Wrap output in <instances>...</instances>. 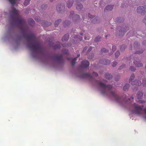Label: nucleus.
Listing matches in <instances>:
<instances>
[{
	"instance_id": "nucleus-61",
	"label": "nucleus",
	"mask_w": 146,
	"mask_h": 146,
	"mask_svg": "<svg viewBox=\"0 0 146 146\" xmlns=\"http://www.w3.org/2000/svg\"><path fill=\"white\" fill-rule=\"evenodd\" d=\"M145 42H146V41H143V44H145Z\"/></svg>"
},
{
	"instance_id": "nucleus-35",
	"label": "nucleus",
	"mask_w": 146,
	"mask_h": 146,
	"mask_svg": "<svg viewBox=\"0 0 146 146\" xmlns=\"http://www.w3.org/2000/svg\"><path fill=\"white\" fill-rule=\"evenodd\" d=\"M108 50L104 48H103L101 49V52H107Z\"/></svg>"
},
{
	"instance_id": "nucleus-55",
	"label": "nucleus",
	"mask_w": 146,
	"mask_h": 146,
	"mask_svg": "<svg viewBox=\"0 0 146 146\" xmlns=\"http://www.w3.org/2000/svg\"><path fill=\"white\" fill-rule=\"evenodd\" d=\"M92 49V47H90L88 49V51L90 52Z\"/></svg>"
},
{
	"instance_id": "nucleus-48",
	"label": "nucleus",
	"mask_w": 146,
	"mask_h": 146,
	"mask_svg": "<svg viewBox=\"0 0 146 146\" xmlns=\"http://www.w3.org/2000/svg\"><path fill=\"white\" fill-rule=\"evenodd\" d=\"M125 65H122V66H121L119 67V69L120 70L122 68L125 67Z\"/></svg>"
},
{
	"instance_id": "nucleus-51",
	"label": "nucleus",
	"mask_w": 146,
	"mask_h": 146,
	"mask_svg": "<svg viewBox=\"0 0 146 146\" xmlns=\"http://www.w3.org/2000/svg\"><path fill=\"white\" fill-rule=\"evenodd\" d=\"M35 21H36L38 22H39V20H40L39 19L38 17H36L35 18Z\"/></svg>"
},
{
	"instance_id": "nucleus-45",
	"label": "nucleus",
	"mask_w": 146,
	"mask_h": 146,
	"mask_svg": "<svg viewBox=\"0 0 146 146\" xmlns=\"http://www.w3.org/2000/svg\"><path fill=\"white\" fill-rule=\"evenodd\" d=\"M116 49V46H113L112 47V50L113 51H115Z\"/></svg>"
},
{
	"instance_id": "nucleus-16",
	"label": "nucleus",
	"mask_w": 146,
	"mask_h": 146,
	"mask_svg": "<svg viewBox=\"0 0 146 146\" xmlns=\"http://www.w3.org/2000/svg\"><path fill=\"white\" fill-rule=\"evenodd\" d=\"M76 7V9L78 11H80L83 8V5L81 4L77 3Z\"/></svg>"
},
{
	"instance_id": "nucleus-52",
	"label": "nucleus",
	"mask_w": 146,
	"mask_h": 146,
	"mask_svg": "<svg viewBox=\"0 0 146 146\" xmlns=\"http://www.w3.org/2000/svg\"><path fill=\"white\" fill-rule=\"evenodd\" d=\"M143 21L145 24V25H146V16L143 20Z\"/></svg>"
},
{
	"instance_id": "nucleus-59",
	"label": "nucleus",
	"mask_w": 146,
	"mask_h": 146,
	"mask_svg": "<svg viewBox=\"0 0 146 146\" xmlns=\"http://www.w3.org/2000/svg\"><path fill=\"white\" fill-rule=\"evenodd\" d=\"M84 39L86 40H88L89 39V38H88L86 36L84 37Z\"/></svg>"
},
{
	"instance_id": "nucleus-26",
	"label": "nucleus",
	"mask_w": 146,
	"mask_h": 146,
	"mask_svg": "<svg viewBox=\"0 0 146 146\" xmlns=\"http://www.w3.org/2000/svg\"><path fill=\"white\" fill-rule=\"evenodd\" d=\"M76 20H78L80 18V16L79 15H74L73 18V20L75 21H76L75 20H76Z\"/></svg>"
},
{
	"instance_id": "nucleus-22",
	"label": "nucleus",
	"mask_w": 146,
	"mask_h": 146,
	"mask_svg": "<svg viewBox=\"0 0 146 146\" xmlns=\"http://www.w3.org/2000/svg\"><path fill=\"white\" fill-rule=\"evenodd\" d=\"M73 4V2L72 1H68L67 3V6L68 8H70L72 7Z\"/></svg>"
},
{
	"instance_id": "nucleus-28",
	"label": "nucleus",
	"mask_w": 146,
	"mask_h": 146,
	"mask_svg": "<svg viewBox=\"0 0 146 146\" xmlns=\"http://www.w3.org/2000/svg\"><path fill=\"white\" fill-rule=\"evenodd\" d=\"M134 77L135 76L134 74H131L129 80V82L130 83L132 82V81L134 78Z\"/></svg>"
},
{
	"instance_id": "nucleus-9",
	"label": "nucleus",
	"mask_w": 146,
	"mask_h": 146,
	"mask_svg": "<svg viewBox=\"0 0 146 146\" xmlns=\"http://www.w3.org/2000/svg\"><path fill=\"white\" fill-rule=\"evenodd\" d=\"M90 64L89 62L87 60L83 61L82 62V66L84 68H87Z\"/></svg>"
},
{
	"instance_id": "nucleus-44",
	"label": "nucleus",
	"mask_w": 146,
	"mask_h": 146,
	"mask_svg": "<svg viewBox=\"0 0 146 146\" xmlns=\"http://www.w3.org/2000/svg\"><path fill=\"white\" fill-rule=\"evenodd\" d=\"M117 62H114L113 63L112 66L113 67H114L117 65Z\"/></svg>"
},
{
	"instance_id": "nucleus-27",
	"label": "nucleus",
	"mask_w": 146,
	"mask_h": 146,
	"mask_svg": "<svg viewBox=\"0 0 146 146\" xmlns=\"http://www.w3.org/2000/svg\"><path fill=\"white\" fill-rule=\"evenodd\" d=\"M61 19H59L56 21L54 23V25L55 27H57L59 23L61 21Z\"/></svg>"
},
{
	"instance_id": "nucleus-5",
	"label": "nucleus",
	"mask_w": 146,
	"mask_h": 146,
	"mask_svg": "<svg viewBox=\"0 0 146 146\" xmlns=\"http://www.w3.org/2000/svg\"><path fill=\"white\" fill-rule=\"evenodd\" d=\"M55 60L59 64H62L63 63L64 60L62 58V55H56L54 56Z\"/></svg>"
},
{
	"instance_id": "nucleus-18",
	"label": "nucleus",
	"mask_w": 146,
	"mask_h": 146,
	"mask_svg": "<svg viewBox=\"0 0 146 146\" xmlns=\"http://www.w3.org/2000/svg\"><path fill=\"white\" fill-rule=\"evenodd\" d=\"M125 28H126V29L125 28V29H122V27H121V29H120V30L119 31L120 32H121V33H125V32H126L129 29V27L127 26H125ZM119 29L120 28V27H119Z\"/></svg>"
},
{
	"instance_id": "nucleus-3",
	"label": "nucleus",
	"mask_w": 146,
	"mask_h": 146,
	"mask_svg": "<svg viewBox=\"0 0 146 146\" xmlns=\"http://www.w3.org/2000/svg\"><path fill=\"white\" fill-rule=\"evenodd\" d=\"M132 106L134 108V110L131 111L132 113L138 115L142 113L143 111V106H142L141 107L139 106L137 104L134 103L133 105Z\"/></svg>"
},
{
	"instance_id": "nucleus-19",
	"label": "nucleus",
	"mask_w": 146,
	"mask_h": 146,
	"mask_svg": "<svg viewBox=\"0 0 146 146\" xmlns=\"http://www.w3.org/2000/svg\"><path fill=\"white\" fill-rule=\"evenodd\" d=\"M29 24L31 26H33L35 25V22L34 20L32 19H29L28 20Z\"/></svg>"
},
{
	"instance_id": "nucleus-10",
	"label": "nucleus",
	"mask_w": 146,
	"mask_h": 146,
	"mask_svg": "<svg viewBox=\"0 0 146 146\" xmlns=\"http://www.w3.org/2000/svg\"><path fill=\"white\" fill-rule=\"evenodd\" d=\"M99 62L102 64L107 65L109 64L110 63V61L108 59H104L103 60H100Z\"/></svg>"
},
{
	"instance_id": "nucleus-21",
	"label": "nucleus",
	"mask_w": 146,
	"mask_h": 146,
	"mask_svg": "<svg viewBox=\"0 0 146 146\" xmlns=\"http://www.w3.org/2000/svg\"><path fill=\"white\" fill-rule=\"evenodd\" d=\"M143 94V93L142 92H139L137 95V98L138 99L141 98L142 97Z\"/></svg>"
},
{
	"instance_id": "nucleus-14",
	"label": "nucleus",
	"mask_w": 146,
	"mask_h": 146,
	"mask_svg": "<svg viewBox=\"0 0 146 146\" xmlns=\"http://www.w3.org/2000/svg\"><path fill=\"white\" fill-rule=\"evenodd\" d=\"M113 7V5H109L106 6L104 10L105 11L112 10Z\"/></svg>"
},
{
	"instance_id": "nucleus-24",
	"label": "nucleus",
	"mask_w": 146,
	"mask_h": 146,
	"mask_svg": "<svg viewBox=\"0 0 146 146\" xmlns=\"http://www.w3.org/2000/svg\"><path fill=\"white\" fill-rule=\"evenodd\" d=\"M73 37H74L77 40L80 41H81L83 38L82 37H79V36L77 35H76L75 37L73 36Z\"/></svg>"
},
{
	"instance_id": "nucleus-39",
	"label": "nucleus",
	"mask_w": 146,
	"mask_h": 146,
	"mask_svg": "<svg viewBox=\"0 0 146 146\" xmlns=\"http://www.w3.org/2000/svg\"><path fill=\"white\" fill-rule=\"evenodd\" d=\"M142 84L144 86H146V79L143 80Z\"/></svg>"
},
{
	"instance_id": "nucleus-11",
	"label": "nucleus",
	"mask_w": 146,
	"mask_h": 146,
	"mask_svg": "<svg viewBox=\"0 0 146 146\" xmlns=\"http://www.w3.org/2000/svg\"><path fill=\"white\" fill-rule=\"evenodd\" d=\"M145 7H139L137 9V12L138 13H142L144 12Z\"/></svg>"
},
{
	"instance_id": "nucleus-43",
	"label": "nucleus",
	"mask_w": 146,
	"mask_h": 146,
	"mask_svg": "<svg viewBox=\"0 0 146 146\" xmlns=\"http://www.w3.org/2000/svg\"><path fill=\"white\" fill-rule=\"evenodd\" d=\"M143 50H141L140 51H137L135 52V53L136 54H141L143 52Z\"/></svg>"
},
{
	"instance_id": "nucleus-53",
	"label": "nucleus",
	"mask_w": 146,
	"mask_h": 146,
	"mask_svg": "<svg viewBox=\"0 0 146 146\" xmlns=\"http://www.w3.org/2000/svg\"><path fill=\"white\" fill-rule=\"evenodd\" d=\"M143 110L144 111V113L146 115V109L144 108L143 109ZM145 118L146 119V116L145 117Z\"/></svg>"
},
{
	"instance_id": "nucleus-50",
	"label": "nucleus",
	"mask_w": 146,
	"mask_h": 146,
	"mask_svg": "<svg viewBox=\"0 0 146 146\" xmlns=\"http://www.w3.org/2000/svg\"><path fill=\"white\" fill-rule=\"evenodd\" d=\"M139 103L140 104L145 103L146 102L145 101H143L141 100H139Z\"/></svg>"
},
{
	"instance_id": "nucleus-13",
	"label": "nucleus",
	"mask_w": 146,
	"mask_h": 146,
	"mask_svg": "<svg viewBox=\"0 0 146 146\" xmlns=\"http://www.w3.org/2000/svg\"><path fill=\"white\" fill-rule=\"evenodd\" d=\"M65 6H62L61 5H57L56 6V9L57 11H60L65 8Z\"/></svg>"
},
{
	"instance_id": "nucleus-63",
	"label": "nucleus",
	"mask_w": 146,
	"mask_h": 146,
	"mask_svg": "<svg viewBox=\"0 0 146 146\" xmlns=\"http://www.w3.org/2000/svg\"><path fill=\"white\" fill-rule=\"evenodd\" d=\"M80 35H83V33H80Z\"/></svg>"
},
{
	"instance_id": "nucleus-1",
	"label": "nucleus",
	"mask_w": 146,
	"mask_h": 146,
	"mask_svg": "<svg viewBox=\"0 0 146 146\" xmlns=\"http://www.w3.org/2000/svg\"><path fill=\"white\" fill-rule=\"evenodd\" d=\"M25 37L28 39V41L29 42L30 40L34 41V42L31 44H28L27 46L30 48L34 52H40L42 50L40 44L39 42H35V36L32 34H30L25 36Z\"/></svg>"
},
{
	"instance_id": "nucleus-58",
	"label": "nucleus",
	"mask_w": 146,
	"mask_h": 146,
	"mask_svg": "<svg viewBox=\"0 0 146 146\" xmlns=\"http://www.w3.org/2000/svg\"><path fill=\"white\" fill-rule=\"evenodd\" d=\"M132 56H130V57L127 58V60H130V59L131 58V57H132Z\"/></svg>"
},
{
	"instance_id": "nucleus-25",
	"label": "nucleus",
	"mask_w": 146,
	"mask_h": 146,
	"mask_svg": "<svg viewBox=\"0 0 146 146\" xmlns=\"http://www.w3.org/2000/svg\"><path fill=\"white\" fill-rule=\"evenodd\" d=\"M129 84H126L123 87V90L124 91H125L129 89Z\"/></svg>"
},
{
	"instance_id": "nucleus-36",
	"label": "nucleus",
	"mask_w": 146,
	"mask_h": 146,
	"mask_svg": "<svg viewBox=\"0 0 146 146\" xmlns=\"http://www.w3.org/2000/svg\"><path fill=\"white\" fill-rule=\"evenodd\" d=\"M120 54V52L119 51H117L115 53V56L116 58L118 57Z\"/></svg>"
},
{
	"instance_id": "nucleus-56",
	"label": "nucleus",
	"mask_w": 146,
	"mask_h": 146,
	"mask_svg": "<svg viewBox=\"0 0 146 146\" xmlns=\"http://www.w3.org/2000/svg\"><path fill=\"white\" fill-rule=\"evenodd\" d=\"M70 13V16L71 17L72 16L71 14H74V12L73 11H72Z\"/></svg>"
},
{
	"instance_id": "nucleus-32",
	"label": "nucleus",
	"mask_w": 146,
	"mask_h": 146,
	"mask_svg": "<svg viewBox=\"0 0 146 146\" xmlns=\"http://www.w3.org/2000/svg\"><path fill=\"white\" fill-rule=\"evenodd\" d=\"M47 7V5L46 4L42 5L41 7V9L42 10L45 9Z\"/></svg>"
},
{
	"instance_id": "nucleus-64",
	"label": "nucleus",
	"mask_w": 146,
	"mask_h": 146,
	"mask_svg": "<svg viewBox=\"0 0 146 146\" xmlns=\"http://www.w3.org/2000/svg\"><path fill=\"white\" fill-rule=\"evenodd\" d=\"M71 58H67V59H68V60H71Z\"/></svg>"
},
{
	"instance_id": "nucleus-4",
	"label": "nucleus",
	"mask_w": 146,
	"mask_h": 146,
	"mask_svg": "<svg viewBox=\"0 0 146 146\" xmlns=\"http://www.w3.org/2000/svg\"><path fill=\"white\" fill-rule=\"evenodd\" d=\"M99 86L100 87L104 89L105 90L102 91V93L103 94H106V92L105 90L107 89L108 90H110L112 88L113 86L111 85H106L104 84L103 83L101 82H98Z\"/></svg>"
},
{
	"instance_id": "nucleus-57",
	"label": "nucleus",
	"mask_w": 146,
	"mask_h": 146,
	"mask_svg": "<svg viewBox=\"0 0 146 146\" xmlns=\"http://www.w3.org/2000/svg\"><path fill=\"white\" fill-rule=\"evenodd\" d=\"M69 44H67L66 45H64V44L63 45V46L64 47H66L67 46H69Z\"/></svg>"
},
{
	"instance_id": "nucleus-29",
	"label": "nucleus",
	"mask_w": 146,
	"mask_h": 146,
	"mask_svg": "<svg viewBox=\"0 0 146 146\" xmlns=\"http://www.w3.org/2000/svg\"><path fill=\"white\" fill-rule=\"evenodd\" d=\"M31 0H25L24 3V5L25 6L28 5L30 3Z\"/></svg>"
},
{
	"instance_id": "nucleus-47",
	"label": "nucleus",
	"mask_w": 146,
	"mask_h": 146,
	"mask_svg": "<svg viewBox=\"0 0 146 146\" xmlns=\"http://www.w3.org/2000/svg\"><path fill=\"white\" fill-rule=\"evenodd\" d=\"M119 76H115V80L116 81H118L119 78Z\"/></svg>"
},
{
	"instance_id": "nucleus-17",
	"label": "nucleus",
	"mask_w": 146,
	"mask_h": 146,
	"mask_svg": "<svg viewBox=\"0 0 146 146\" xmlns=\"http://www.w3.org/2000/svg\"><path fill=\"white\" fill-rule=\"evenodd\" d=\"M61 44L59 42H57L54 46V48L55 49H59L61 47Z\"/></svg>"
},
{
	"instance_id": "nucleus-8",
	"label": "nucleus",
	"mask_w": 146,
	"mask_h": 146,
	"mask_svg": "<svg viewBox=\"0 0 146 146\" xmlns=\"http://www.w3.org/2000/svg\"><path fill=\"white\" fill-rule=\"evenodd\" d=\"M133 63L137 67H142L143 65L142 63H140L139 59L137 57H133Z\"/></svg>"
},
{
	"instance_id": "nucleus-37",
	"label": "nucleus",
	"mask_w": 146,
	"mask_h": 146,
	"mask_svg": "<svg viewBox=\"0 0 146 146\" xmlns=\"http://www.w3.org/2000/svg\"><path fill=\"white\" fill-rule=\"evenodd\" d=\"M62 52L63 53L66 54H68V50L67 49H64L62 50Z\"/></svg>"
},
{
	"instance_id": "nucleus-54",
	"label": "nucleus",
	"mask_w": 146,
	"mask_h": 146,
	"mask_svg": "<svg viewBox=\"0 0 146 146\" xmlns=\"http://www.w3.org/2000/svg\"><path fill=\"white\" fill-rule=\"evenodd\" d=\"M87 48H88L87 47H85L84 48V49L82 51V52H84L85 50H86L87 49Z\"/></svg>"
},
{
	"instance_id": "nucleus-15",
	"label": "nucleus",
	"mask_w": 146,
	"mask_h": 146,
	"mask_svg": "<svg viewBox=\"0 0 146 146\" xmlns=\"http://www.w3.org/2000/svg\"><path fill=\"white\" fill-rule=\"evenodd\" d=\"M69 36L68 34H66L64 35L62 38V41H66L68 39Z\"/></svg>"
},
{
	"instance_id": "nucleus-2",
	"label": "nucleus",
	"mask_w": 146,
	"mask_h": 146,
	"mask_svg": "<svg viewBox=\"0 0 146 146\" xmlns=\"http://www.w3.org/2000/svg\"><path fill=\"white\" fill-rule=\"evenodd\" d=\"M13 18L16 20L19 23V26L21 29H22L23 26L25 24V20L20 18L19 15V11L15 7L12 8Z\"/></svg>"
},
{
	"instance_id": "nucleus-12",
	"label": "nucleus",
	"mask_w": 146,
	"mask_h": 146,
	"mask_svg": "<svg viewBox=\"0 0 146 146\" xmlns=\"http://www.w3.org/2000/svg\"><path fill=\"white\" fill-rule=\"evenodd\" d=\"M131 84L132 85H136V86H139L141 85V82L140 81L135 80L131 82Z\"/></svg>"
},
{
	"instance_id": "nucleus-6",
	"label": "nucleus",
	"mask_w": 146,
	"mask_h": 146,
	"mask_svg": "<svg viewBox=\"0 0 146 146\" xmlns=\"http://www.w3.org/2000/svg\"><path fill=\"white\" fill-rule=\"evenodd\" d=\"M109 96L114 98L115 99V101L117 102H119L121 100V98L118 96L114 92H111Z\"/></svg>"
},
{
	"instance_id": "nucleus-40",
	"label": "nucleus",
	"mask_w": 146,
	"mask_h": 146,
	"mask_svg": "<svg viewBox=\"0 0 146 146\" xmlns=\"http://www.w3.org/2000/svg\"><path fill=\"white\" fill-rule=\"evenodd\" d=\"M94 54H91V55H89L88 56V59H90L92 58L94 56Z\"/></svg>"
},
{
	"instance_id": "nucleus-46",
	"label": "nucleus",
	"mask_w": 146,
	"mask_h": 146,
	"mask_svg": "<svg viewBox=\"0 0 146 146\" xmlns=\"http://www.w3.org/2000/svg\"><path fill=\"white\" fill-rule=\"evenodd\" d=\"M88 17L90 19H92L94 17V16L92 15H90V14H88Z\"/></svg>"
},
{
	"instance_id": "nucleus-42",
	"label": "nucleus",
	"mask_w": 146,
	"mask_h": 146,
	"mask_svg": "<svg viewBox=\"0 0 146 146\" xmlns=\"http://www.w3.org/2000/svg\"><path fill=\"white\" fill-rule=\"evenodd\" d=\"M130 69L132 71H135L136 70V69L134 67H133V66H131L130 68Z\"/></svg>"
},
{
	"instance_id": "nucleus-31",
	"label": "nucleus",
	"mask_w": 146,
	"mask_h": 146,
	"mask_svg": "<svg viewBox=\"0 0 146 146\" xmlns=\"http://www.w3.org/2000/svg\"><path fill=\"white\" fill-rule=\"evenodd\" d=\"M101 38V37L100 36H98L95 38L94 41L95 42H97L100 41Z\"/></svg>"
},
{
	"instance_id": "nucleus-20",
	"label": "nucleus",
	"mask_w": 146,
	"mask_h": 146,
	"mask_svg": "<svg viewBox=\"0 0 146 146\" xmlns=\"http://www.w3.org/2000/svg\"><path fill=\"white\" fill-rule=\"evenodd\" d=\"M105 77L108 79H110L112 78V76L110 74L107 73L105 75Z\"/></svg>"
},
{
	"instance_id": "nucleus-34",
	"label": "nucleus",
	"mask_w": 146,
	"mask_h": 146,
	"mask_svg": "<svg viewBox=\"0 0 146 146\" xmlns=\"http://www.w3.org/2000/svg\"><path fill=\"white\" fill-rule=\"evenodd\" d=\"M126 47V46L125 45H121L120 47V50L121 51L124 50Z\"/></svg>"
},
{
	"instance_id": "nucleus-7",
	"label": "nucleus",
	"mask_w": 146,
	"mask_h": 146,
	"mask_svg": "<svg viewBox=\"0 0 146 146\" xmlns=\"http://www.w3.org/2000/svg\"><path fill=\"white\" fill-rule=\"evenodd\" d=\"M98 76V74L96 72H93L92 75L88 73H85L83 74V77L84 78H94V77H97Z\"/></svg>"
},
{
	"instance_id": "nucleus-38",
	"label": "nucleus",
	"mask_w": 146,
	"mask_h": 146,
	"mask_svg": "<svg viewBox=\"0 0 146 146\" xmlns=\"http://www.w3.org/2000/svg\"><path fill=\"white\" fill-rule=\"evenodd\" d=\"M98 18H95L92 21V22L93 23H98Z\"/></svg>"
},
{
	"instance_id": "nucleus-30",
	"label": "nucleus",
	"mask_w": 146,
	"mask_h": 146,
	"mask_svg": "<svg viewBox=\"0 0 146 146\" xmlns=\"http://www.w3.org/2000/svg\"><path fill=\"white\" fill-rule=\"evenodd\" d=\"M76 60V58H74L72 59L71 64L72 65H74L75 64Z\"/></svg>"
},
{
	"instance_id": "nucleus-33",
	"label": "nucleus",
	"mask_w": 146,
	"mask_h": 146,
	"mask_svg": "<svg viewBox=\"0 0 146 146\" xmlns=\"http://www.w3.org/2000/svg\"><path fill=\"white\" fill-rule=\"evenodd\" d=\"M139 44L137 42H135L134 43V46L135 48H137L139 47Z\"/></svg>"
},
{
	"instance_id": "nucleus-49",
	"label": "nucleus",
	"mask_w": 146,
	"mask_h": 146,
	"mask_svg": "<svg viewBox=\"0 0 146 146\" xmlns=\"http://www.w3.org/2000/svg\"><path fill=\"white\" fill-rule=\"evenodd\" d=\"M45 23L46 24L47 26H48V25H50L51 24V23H50V22L48 23V22H47V21H46Z\"/></svg>"
},
{
	"instance_id": "nucleus-23",
	"label": "nucleus",
	"mask_w": 146,
	"mask_h": 146,
	"mask_svg": "<svg viewBox=\"0 0 146 146\" xmlns=\"http://www.w3.org/2000/svg\"><path fill=\"white\" fill-rule=\"evenodd\" d=\"M70 24V22L68 20H65L64 21L63 25L64 27L68 26Z\"/></svg>"
},
{
	"instance_id": "nucleus-62",
	"label": "nucleus",
	"mask_w": 146,
	"mask_h": 146,
	"mask_svg": "<svg viewBox=\"0 0 146 146\" xmlns=\"http://www.w3.org/2000/svg\"><path fill=\"white\" fill-rule=\"evenodd\" d=\"M117 19H118V21H119V19H121V18H120V17L118 18H117ZM118 22H120V21H118Z\"/></svg>"
},
{
	"instance_id": "nucleus-60",
	"label": "nucleus",
	"mask_w": 146,
	"mask_h": 146,
	"mask_svg": "<svg viewBox=\"0 0 146 146\" xmlns=\"http://www.w3.org/2000/svg\"><path fill=\"white\" fill-rule=\"evenodd\" d=\"M80 56V54H78L77 55V56L76 57V58H78V57H79Z\"/></svg>"
},
{
	"instance_id": "nucleus-41",
	"label": "nucleus",
	"mask_w": 146,
	"mask_h": 146,
	"mask_svg": "<svg viewBox=\"0 0 146 146\" xmlns=\"http://www.w3.org/2000/svg\"><path fill=\"white\" fill-rule=\"evenodd\" d=\"M124 98L125 100H126L127 102H128V101H130L131 100H133V96L131 97L130 98H128V100H127V98H126L125 97Z\"/></svg>"
}]
</instances>
